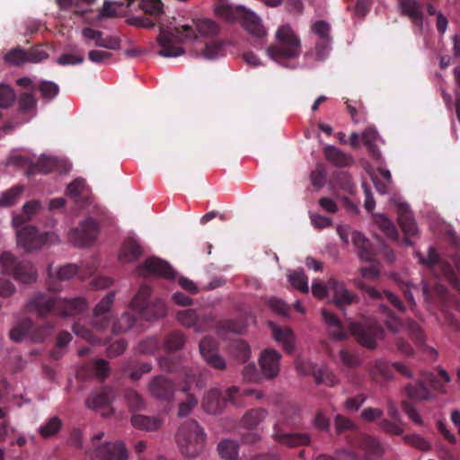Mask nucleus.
Here are the masks:
<instances>
[{
    "instance_id": "f257e3e1",
    "label": "nucleus",
    "mask_w": 460,
    "mask_h": 460,
    "mask_svg": "<svg viewBox=\"0 0 460 460\" xmlns=\"http://www.w3.org/2000/svg\"><path fill=\"white\" fill-rule=\"evenodd\" d=\"M86 307L87 303L83 297L60 299L54 295L38 292L27 302L26 311L36 314L43 323L38 324L30 318H23L11 329L9 337L15 342L24 339L35 343L43 342L55 330V315H75L84 311Z\"/></svg>"
},
{
    "instance_id": "f03ea898",
    "label": "nucleus",
    "mask_w": 460,
    "mask_h": 460,
    "mask_svg": "<svg viewBox=\"0 0 460 460\" xmlns=\"http://www.w3.org/2000/svg\"><path fill=\"white\" fill-rule=\"evenodd\" d=\"M137 5L146 16L132 17L128 21L129 24L149 29L159 23L160 34L157 40L161 47L158 51L160 56L164 58L179 57L184 53L183 48L179 44L197 39L195 30L190 25L175 26L170 29L159 22L160 16L164 13V4L160 0H139Z\"/></svg>"
},
{
    "instance_id": "7ed1b4c3",
    "label": "nucleus",
    "mask_w": 460,
    "mask_h": 460,
    "mask_svg": "<svg viewBox=\"0 0 460 460\" xmlns=\"http://www.w3.org/2000/svg\"><path fill=\"white\" fill-rule=\"evenodd\" d=\"M301 409L296 404L287 405L282 412L279 420L274 424L272 438L282 446L290 448L300 447H310L313 438L308 432H289L285 430L284 427L296 428L300 424Z\"/></svg>"
},
{
    "instance_id": "20e7f679",
    "label": "nucleus",
    "mask_w": 460,
    "mask_h": 460,
    "mask_svg": "<svg viewBox=\"0 0 460 460\" xmlns=\"http://www.w3.org/2000/svg\"><path fill=\"white\" fill-rule=\"evenodd\" d=\"M217 14L227 22L238 21L241 25L253 38V45L261 49L267 35L261 19L252 11L243 6L233 7L228 4L221 5L217 9Z\"/></svg>"
},
{
    "instance_id": "39448f33",
    "label": "nucleus",
    "mask_w": 460,
    "mask_h": 460,
    "mask_svg": "<svg viewBox=\"0 0 460 460\" xmlns=\"http://www.w3.org/2000/svg\"><path fill=\"white\" fill-rule=\"evenodd\" d=\"M277 43L267 49L268 56L282 66L288 60L297 58L302 52V44L299 36L286 24L280 26L276 31Z\"/></svg>"
},
{
    "instance_id": "423d86ee",
    "label": "nucleus",
    "mask_w": 460,
    "mask_h": 460,
    "mask_svg": "<svg viewBox=\"0 0 460 460\" xmlns=\"http://www.w3.org/2000/svg\"><path fill=\"white\" fill-rule=\"evenodd\" d=\"M176 438L181 454L195 458L204 448L206 435L196 420H189L181 426Z\"/></svg>"
},
{
    "instance_id": "0eeeda50",
    "label": "nucleus",
    "mask_w": 460,
    "mask_h": 460,
    "mask_svg": "<svg viewBox=\"0 0 460 460\" xmlns=\"http://www.w3.org/2000/svg\"><path fill=\"white\" fill-rule=\"evenodd\" d=\"M3 273L12 276L22 284H31L37 279V270L32 263L19 260L10 252H4L0 258Z\"/></svg>"
},
{
    "instance_id": "6e6552de",
    "label": "nucleus",
    "mask_w": 460,
    "mask_h": 460,
    "mask_svg": "<svg viewBox=\"0 0 460 460\" xmlns=\"http://www.w3.org/2000/svg\"><path fill=\"white\" fill-rule=\"evenodd\" d=\"M151 292L149 286L142 285L130 303L131 307L147 321L164 317L167 312L165 304L162 299H156L152 303L148 302Z\"/></svg>"
},
{
    "instance_id": "1a4fd4ad",
    "label": "nucleus",
    "mask_w": 460,
    "mask_h": 460,
    "mask_svg": "<svg viewBox=\"0 0 460 460\" xmlns=\"http://www.w3.org/2000/svg\"><path fill=\"white\" fill-rule=\"evenodd\" d=\"M379 314L389 331L394 333L405 331L417 346H423L425 335L421 328L412 320L401 321L386 305H379Z\"/></svg>"
},
{
    "instance_id": "9d476101",
    "label": "nucleus",
    "mask_w": 460,
    "mask_h": 460,
    "mask_svg": "<svg viewBox=\"0 0 460 460\" xmlns=\"http://www.w3.org/2000/svg\"><path fill=\"white\" fill-rule=\"evenodd\" d=\"M420 261L432 270H439L441 274L460 292V259L453 258L452 263L443 261L433 247H429L426 258Z\"/></svg>"
},
{
    "instance_id": "9b49d317",
    "label": "nucleus",
    "mask_w": 460,
    "mask_h": 460,
    "mask_svg": "<svg viewBox=\"0 0 460 460\" xmlns=\"http://www.w3.org/2000/svg\"><path fill=\"white\" fill-rule=\"evenodd\" d=\"M17 234V243L23 247L26 252H32L41 248L47 243H58V236L52 232L40 233L32 226H22L15 228Z\"/></svg>"
},
{
    "instance_id": "f8f14e48",
    "label": "nucleus",
    "mask_w": 460,
    "mask_h": 460,
    "mask_svg": "<svg viewBox=\"0 0 460 460\" xmlns=\"http://www.w3.org/2000/svg\"><path fill=\"white\" fill-rule=\"evenodd\" d=\"M430 387L434 390H443V385L440 383L435 374L425 372L422 375L421 380H417L414 383L408 384L405 386V394L412 401H427L433 396Z\"/></svg>"
},
{
    "instance_id": "ddd939ff",
    "label": "nucleus",
    "mask_w": 460,
    "mask_h": 460,
    "mask_svg": "<svg viewBox=\"0 0 460 460\" xmlns=\"http://www.w3.org/2000/svg\"><path fill=\"white\" fill-rule=\"evenodd\" d=\"M349 331L358 343L367 349H375L377 339L383 338L384 330L376 322L351 323Z\"/></svg>"
},
{
    "instance_id": "4468645a",
    "label": "nucleus",
    "mask_w": 460,
    "mask_h": 460,
    "mask_svg": "<svg viewBox=\"0 0 460 460\" xmlns=\"http://www.w3.org/2000/svg\"><path fill=\"white\" fill-rule=\"evenodd\" d=\"M99 234V224L93 218L83 221L78 227L68 234L69 242L77 247H84L92 243Z\"/></svg>"
},
{
    "instance_id": "2eb2a0df",
    "label": "nucleus",
    "mask_w": 460,
    "mask_h": 460,
    "mask_svg": "<svg viewBox=\"0 0 460 460\" xmlns=\"http://www.w3.org/2000/svg\"><path fill=\"white\" fill-rule=\"evenodd\" d=\"M137 272L142 277L152 275L165 279L175 277V271L172 266L167 261L155 256L147 258L143 263L137 265Z\"/></svg>"
},
{
    "instance_id": "dca6fc26",
    "label": "nucleus",
    "mask_w": 460,
    "mask_h": 460,
    "mask_svg": "<svg viewBox=\"0 0 460 460\" xmlns=\"http://www.w3.org/2000/svg\"><path fill=\"white\" fill-rule=\"evenodd\" d=\"M149 394L159 401L171 402L176 391L175 384L164 376H154L148 384Z\"/></svg>"
},
{
    "instance_id": "f3484780",
    "label": "nucleus",
    "mask_w": 460,
    "mask_h": 460,
    "mask_svg": "<svg viewBox=\"0 0 460 460\" xmlns=\"http://www.w3.org/2000/svg\"><path fill=\"white\" fill-rule=\"evenodd\" d=\"M114 299L115 292L110 291L94 307L92 319L94 330L101 332L109 327L111 323L110 310Z\"/></svg>"
},
{
    "instance_id": "a211bd4d",
    "label": "nucleus",
    "mask_w": 460,
    "mask_h": 460,
    "mask_svg": "<svg viewBox=\"0 0 460 460\" xmlns=\"http://www.w3.org/2000/svg\"><path fill=\"white\" fill-rule=\"evenodd\" d=\"M394 205L397 209L398 223L406 235L403 238V243L411 246L413 243L410 240V236H414L418 233L416 222L412 217V213L408 204L401 201H395Z\"/></svg>"
},
{
    "instance_id": "6ab92c4d",
    "label": "nucleus",
    "mask_w": 460,
    "mask_h": 460,
    "mask_svg": "<svg viewBox=\"0 0 460 460\" xmlns=\"http://www.w3.org/2000/svg\"><path fill=\"white\" fill-rule=\"evenodd\" d=\"M354 447H358L365 452L367 460H377L382 457L384 447L380 441L367 434H357L349 441Z\"/></svg>"
},
{
    "instance_id": "aec40b11",
    "label": "nucleus",
    "mask_w": 460,
    "mask_h": 460,
    "mask_svg": "<svg viewBox=\"0 0 460 460\" xmlns=\"http://www.w3.org/2000/svg\"><path fill=\"white\" fill-rule=\"evenodd\" d=\"M114 391L110 387H102L100 390L93 392L86 399L88 408L93 410H101L102 415L108 417L112 414L113 411L111 403L114 398Z\"/></svg>"
},
{
    "instance_id": "412c9836",
    "label": "nucleus",
    "mask_w": 460,
    "mask_h": 460,
    "mask_svg": "<svg viewBox=\"0 0 460 460\" xmlns=\"http://www.w3.org/2000/svg\"><path fill=\"white\" fill-rule=\"evenodd\" d=\"M199 352L205 361L217 370L226 367L225 359L217 352V343L212 337L206 336L199 342Z\"/></svg>"
},
{
    "instance_id": "4be33fe9",
    "label": "nucleus",
    "mask_w": 460,
    "mask_h": 460,
    "mask_svg": "<svg viewBox=\"0 0 460 460\" xmlns=\"http://www.w3.org/2000/svg\"><path fill=\"white\" fill-rule=\"evenodd\" d=\"M398 7L402 15L408 17L420 31L423 30L424 5L419 0H398Z\"/></svg>"
},
{
    "instance_id": "5701e85b",
    "label": "nucleus",
    "mask_w": 460,
    "mask_h": 460,
    "mask_svg": "<svg viewBox=\"0 0 460 460\" xmlns=\"http://www.w3.org/2000/svg\"><path fill=\"white\" fill-rule=\"evenodd\" d=\"M66 170V163L64 160L42 155L36 163L30 164L26 173L28 176H32L38 172L49 173L55 171L63 172Z\"/></svg>"
},
{
    "instance_id": "b1692460",
    "label": "nucleus",
    "mask_w": 460,
    "mask_h": 460,
    "mask_svg": "<svg viewBox=\"0 0 460 460\" xmlns=\"http://www.w3.org/2000/svg\"><path fill=\"white\" fill-rule=\"evenodd\" d=\"M280 358L281 354L273 349H265L261 351L259 363L266 378L272 379L279 375Z\"/></svg>"
},
{
    "instance_id": "393cba45",
    "label": "nucleus",
    "mask_w": 460,
    "mask_h": 460,
    "mask_svg": "<svg viewBox=\"0 0 460 460\" xmlns=\"http://www.w3.org/2000/svg\"><path fill=\"white\" fill-rule=\"evenodd\" d=\"M328 288L332 294L335 305L339 307L351 305L357 299L356 295L348 290L343 282H340L336 279L332 278L328 280Z\"/></svg>"
},
{
    "instance_id": "a878e982",
    "label": "nucleus",
    "mask_w": 460,
    "mask_h": 460,
    "mask_svg": "<svg viewBox=\"0 0 460 460\" xmlns=\"http://www.w3.org/2000/svg\"><path fill=\"white\" fill-rule=\"evenodd\" d=\"M96 456L102 460H128V451L122 442H108L96 449Z\"/></svg>"
},
{
    "instance_id": "bb28decb",
    "label": "nucleus",
    "mask_w": 460,
    "mask_h": 460,
    "mask_svg": "<svg viewBox=\"0 0 460 460\" xmlns=\"http://www.w3.org/2000/svg\"><path fill=\"white\" fill-rule=\"evenodd\" d=\"M177 320L186 327H192L196 332L204 331L208 325V318L199 315L193 309H186L177 314Z\"/></svg>"
},
{
    "instance_id": "cd10ccee",
    "label": "nucleus",
    "mask_w": 460,
    "mask_h": 460,
    "mask_svg": "<svg viewBox=\"0 0 460 460\" xmlns=\"http://www.w3.org/2000/svg\"><path fill=\"white\" fill-rule=\"evenodd\" d=\"M358 287L369 297L377 300H383L385 298L392 305H394V308L398 309L400 312L405 311V306L403 305L402 302L392 292L384 291V293H381L374 287H371L362 281L358 283Z\"/></svg>"
},
{
    "instance_id": "c85d7f7f",
    "label": "nucleus",
    "mask_w": 460,
    "mask_h": 460,
    "mask_svg": "<svg viewBox=\"0 0 460 460\" xmlns=\"http://www.w3.org/2000/svg\"><path fill=\"white\" fill-rule=\"evenodd\" d=\"M228 402L227 395L222 397L221 392L218 389H211L208 391L202 401V407L210 414L219 413Z\"/></svg>"
},
{
    "instance_id": "c756f323",
    "label": "nucleus",
    "mask_w": 460,
    "mask_h": 460,
    "mask_svg": "<svg viewBox=\"0 0 460 460\" xmlns=\"http://www.w3.org/2000/svg\"><path fill=\"white\" fill-rule=\"evenodd\" d=\"M323 155L325 159L336 167H349L354 164V159L349 154L334 146H326L323 148Z\"/></svg>"
},
{
    "instance_id": "7c9ffc66",
    "label": "nucleus",
    "mask_w": 460,
    "mask_h": 460,
    "mask_svg": "<svg viewBox=\"0 0 460 460\" xmlns=\"http://www.w3.org/2000/svg\"><path fill=\"white\" fill-rule=\"evenodd\" d=\"M66 194L72 198L79 207L88 203V188L84 179H75L68 184Z\"/></svg>"
},
{
    "instance_id": "2f4dec72",
    "label": "nucleus",
    "mask_w": 460,
    "mask_h": 460,
    "mask_svg": "<svg viewBox=\"0 0 460 460\" xmlns=\"http://www.w3.org/2000/svg\"><path fill=\"white\" fill-rule=\"evenodd\" d=\"M143 249L138 241L133 237L127 238L121 247L119 259L122 262H132L140 258Z\"/></svg>"
},
{
    "instance_id": "473e14b6",
    "label": "nucleus",
    "mask_w": 460,
    "mask_h": 460,
    "mask_svg": "<svg viewBox=\"0 0 460 460\" xmlns=\"http://www.w3.org/2000/svg\"><path fill=\"white\" fill-rule=\"evenodd\" d=\"M130 422L135 429L143 431H156L163 425V420L159 417L143 414H133Z\"/></svg>"
},
{
    "instance_id": "72a5a7b5",
    "label": "nucleus",
    "mask_w": 460,
    "mask_h": 460,
    "mask_svg": "<svg viewBox=\"0 0 460 460\" xmlns=\"http://www.w3.org/2000/svg\"><path fill=\"white\" fill-rule=\"evenodd\" d=\"M323 321L328 326L329 335L336 341H341L347 338V332L342 327L340 320L328 310L322 311Z\"/></svg>"
},
{
    "instance_id": "f704fd0d",
    "label": "nucleus",
    "mask_w": 460,
    "mask_h": 460,
    "mask_svg": "<svg viewBox=\"0 0 460 460\" xmlns=\"http://www.w3.org/2000/svg\"><path fill=\"white\" fill-rule=\"evenodd\" d=\"M270 325L271 327L274 340L282 343L286 352L291 354L295 349V337L291 329L281 328L273 324L272 323H270Z\"/></svg>"
},
{
    "instance_id": "c9c22d12",
    "label": "nucleus",
    "mask_w": 460,
    "mask_h": 460,
    "mask_svg": "<svg viewBox=\"0 0 460 460\" xmlns=\"http://www.w3.org/2000/svg\"><path fill=\"white\" fill-rule=\"evenodd\" d=\"M158 365L163 371L169 373H182L186 380L189 381L187 367L183 364L182 359L172 356L161 357L158 359Z\"/></svg>"
},
{
    "instance_id": "e433bc0d",
    "label": "nucleus",
    "mask_w": 460,
    "mask_h": 460,
    "mask_svg": "<svg viewBox=\"0 0 460 460\" xmlns=\"http://www.w3.org/2000/svg\"><path fill=\"white\" fill-rule=\"evenodd\" d=\"M151 370L152 365L150 363L134 360L127 361L122 367L123 374L134 381L139 380L144 374H147Z\"/></svg>"
},
{
    "instance_id": "4c0bfd02",
    "label": "nucleus",
    "mask_w": 460,
    "mask_h": 460,
    "mask_svg": "<svg viewBox=\"0 0 460 460\" xmlns=\"http://www.w3.org/2000/svg\"><path fill=\"white\" fill-rule=\"evenodd\" d=\"M253 394L256 396V399H261L262 397L261 392L253 389L241 390L239 387L234 385L226 390L228 402L237 407L243 405L242 400L243 397L252 396Z\"/></svg>"
},
{
    "instance_id": "58836bf2",
    "label": "nucleus",
    "mask_w": 460,
    "mask_h": 460,
    "mask_svg": "<svg viewBox=\"0 0 460 460\" xmlns=\"http://www.w3.org/2000/svg\"><path fill=\"white\" fill-rule=\"evenodd\" d=\"M40 204L37 200H31L25 203L22 207V214L17 215L13 218V226L14 228H19L31 220V217L40 209Z\"/></svg>"
},
{
    "instance_id": "ea45409f",
    "label": "nucleus",
    "mask_w": 460,
    "mask_h": 460,
    "mask_svg": "<svg viewBox=\"0 0 460 460\" xmlns=\"http://www.w3.org/2000/svg\"><path fill=\"white\" fill-rule=\"evenodd\" d=\"M376 137L377 132L373 128H367L362 133V141L369 155L375 160H379L381 158V153L376 144Z\"/></svg>"
},
{
    "instance_id": "a19ab883",
    "label": "nucleus",
    "mask_w": 460,
    "mask_h": 460,
    "mask_svg": "<svg viewBox=\"0 0 460 460\" xmlns=\"http://www.w3.org/2000/svg\"><path fill=\"white\" fill-rule=\"evenodd\" d=\"M267 416V411L263 408L252 409L248 411L242 419V424L246 429H254Z\"/></svg>"
},
{
    "instance_id": "79ce46f5",
    "label": "nucleus",
    "mask_w": 460,
    "mask_h": 460,
    "mask_svg": "<svg viewBox=\"0 0 460 460\" xmlns=\"http://www.w3.org/2000/svg\"><path fill=\"white\" fill-rule=\"evenodd\" d=\"M36 90L40 92L41 99L46 102L53 101L59 93V86L56 83L47 80H40Z\"/></svg>"
},
{
    "instance_id": "37998d69",
    "label": "nucleus",
    "mask_w": 460,
    "mask_h": 460,
    "mask_svg": "<svg viewBox=\"0 0 460 460\" xmlns=\"http://www.w3.org/2000/svg\"><path fill=\"white\" fill-rule=\"evenodd\" d=\"M63 426L62 420L57 417H50L39 428V433L43 438L56 436Z\"/></svg>"
},
{
    "instance_id": "c03bdc74",
    "label": "nucleus",
    "mask_w": 460,
    "mask_h": 460,
    "mask_svg": "<svg viewBox=\"0 0 460 460\" xmlns=\"http://www.w3.org/2000/svg\"><path fill=\"white\" fill-rule=\"evenodd\" d=\"M185 342V335L179 331H173L165 336L164 346L168 352H171L182 349Z\"/></svg>"
},
{
    "instance_id": "a18cd8bd",
    "label": "nucleus",
    "mask_w": 460,
    "mask_h": 460,
    "mask_svg": "<svg viewBox=\"0 0 460 460\" xmlns=\"http://www.w3.org/2000/svg\"><path fill=\"white\" fill-rule=\"evenodd\" d=\"M314 378L317 385L324 384L330 387H333L339 383L336 376L327 367L323 366L319 367L314 372Z\"/></svg>"
},
{
    "instance_id": "49530a36",
    "label": "nucleus",
    "mask_w": 460,
    "mask_h": 460,
    "mask_svg": "<svg viewBox=\"0 0 460 460\" xmlns=\"http://www.w3.org/2000/svg\"><path fill=\"white\" fill-rule=\"evenodd\" d=\"M376 224L380 230L391 240L396 241L399 237L398 231L394 223L384 215H377Z\"/></svg>"
},
{
    "instance_id": "de8ad7c7",
    "label": "nucleus",
    "mask_w": 460,
    "mask_h": 460,
    "mask_svg": "<svg viewBox=\"0 0 460 460\" xmlns=\"http://www.w3.org/2000/svg\"><path fill=\"white\" fill-rule=\"evenodd\" d=\"M38 101L33 93L23 92L18 96V109L22 113H31L36 111Z\"/></svg>"
},
{
    "instance_id": "09e8293b",
    "label": "nucleus",
    "mask_w": 460,
    "mask_h": 460,
    "mask_svg": "<svg viewBox=\"0 0 460 460\" xmlns=\"http://www.w3.org/2000/svg\"><path fill=\"white\" fill-rule=\"evenodd\" d=\"M218 453L222 458L226 460H239L238 445L236 442L229 439L222 440L217 447Z\"/></svg>"
},
{
    "instance_id": "8fccbe9b",
    "label": "nucleus",
    "mask_w": 460,
    "mask_h": 460,
    "mask_svg": "<svg viewBox=\"0 0 460 460\" xmlns=\"http://www.w3.org/2000/svg\"><path fill=\"white\" fill-rule=\"evenodd\" d=\"M403 442L420 451L429 452L431 450V444L419 434H408L402 437Z\"/></svg>"
},
{
    "instance_id": "3c124183",
    "label": "nucleus",
    "mask_w": 460,
    "mask_h": 460,
    "mask_svg": "<svg viewBox=\"0 0 460 460\" xmlns=\"http://www.w3.org/2000/svg\"><path fill=\"white\" fill-rule=\"evenodd\" d=\"M24 188L22 185H15L11 189L4 191L0 198V206L11 207L16 203L22 195Z\"/></svg>"
},
{
    "instance_id": "603ef678",
    "label": "nucleus",
    "mask_w": 460,
    "mask_h": 460,
    "mask_svg": "<svg viewBox=\"0 0 460 460\" xmlns=\"http://www.w3.org/2000/svg\"><path fill=\"white\" fill-rule=\"evenodd\" d=\"M290 284L302 293H308V278L304 271L294 270L288 274Z\"/></svg>"
},
{
    "instance_id": "864d4df0",
    "label": "nucleus",
    "mask_w": 460,
    "mask_h": 460,
    "mask_svg": "<svg viewBox=\"0 0 460 460\" xmlns=\"http://www.w3.org/2000/svg\"><path fill=\"white\" fill-rule=\"evenodd\" d=\"M87 368L101 381H103L110 373L108 362L104 359H96L87 365Z\"/></svg>"
},
{
    "instance_id": "5fc2aeb1",
    "label": "nucleus",
    "mask_w": 460,
    "mask_h": 460,
    "mask_svg": "<svg viewBox=\"0 0 460 460\" xmlns=\"http://www.w3.org/2000/svg\"><path fill=\"white\" fill-rule=\"evenodd\" d=\"M231 348L234 357L241 362H246L250 358V346L244 341L236 340L233 341Z\"/></svg>"
},
{
    "instance_id": "6e6d98bb",
    "label": "nucleus",
    "mask_w": 460,
    "mask_h": 460,
    "mask_svg": "<svg viewBox=\"0 0 460 460\" xmlns=\"http://www.w3.org/2000/svg\"><path fill=\"white\" fill-rule=\"evenodd\" d=\"M125 398L131 411L143 410L146 406L144 398L135 390H128Z\"/></svg>"
},
{
    "instance_id": "4d7b16f0",
    "label": "nucleus",
    "mask_w": 460,
    "mask_h": 460,
    "mask_svg": "<svg viewBox=\"0 0 460 460\" xmlns=\"http://www.w3.org/2000/svg\"><path fill=\"white\" fill-rule=\"evenodd\" d=\"M137 318L135 314L125 312L119 319L113 323L114 332H124L128 331L136 323Z\"/></svg>"
},
{
    "instance_id": "13d9d810",
    "label": "nucleus",
    "mask_w": 460,
    "mask_h": 460,
    "mask_svg": "<svg viewBox=\"0 0 460 460\" xmlns=\"http://www.w3.org/2000/svg\"><path fill=\"white\" fill-rule=\"evenodd\" d=\"M27 51L22 48H15L4 55V60L14 66H21L27 61Z\"/></svg>"
},
{
    "instance_id": "bf43d9fd",
    "label": "nucleus",
    "mask_w": 460,
    "mask_h": 460,
    "mask_svg": "<svg viewBox=\"0 0 460 460\" xmlns=\"http://www.w3.org/2000/svg\"><path fill=\"white\" fill-rule=\"evenodd\" d=\"M161 342L156 337H149L137 345V351L141 354L151 355L159 350Z\"/></svg>"
},
{
    "instance_id": "052dcab7",
    "label": "nucleus",
    "mask_w": 460,
    "mask_h": 460,
    "mask_svg": "<svg viewBox=\"0 0 460 460\" xmlns=\"http://www.w3.org/2000/svg\"><path fill=\"white\" fill-rule=\"evenodd\" d=\"M334 181L341 189L352 194L355 191V184L350 175L346 172H339L334 174Z\"/></svg>"
},
{
    "instance_id": "680f3d73",
    "label": "nucleus",
    "mask_w": 460,
    "mask_h": 460,
    "mask_svg": "<svg viewBox=\"0 0 460 460\" xmlns=\"http://www.w3.org/2000/svg\"><path fill=\"white\" fill-rule=\"evenodd\" d=\"M16 99L14 91L6 84H0V107L7 109L11 107Z\"/></svg>"
},
{
    "instance_id": "e2e57ef3",
    "label": "nucleus",
    "mask_w": 460,
    "mask_h": 460,
    "mask_svg": "<svg viewBox=\"0 0 460 460\" xmlns=\"http://www.w3.org/2000/svg\"><path fill=\"white\" fill-rule=\"evenodd\" d=\"M218 30V25L210 19L200 20L197 23V31L202 36L217 35Z\"/></svg>"
},
{
    "instance_id": "0e129e2a",
    "label": "nucleus",
    "mask_w": 460,
    "mask_h": 460,
    "mask_svg": "<svg viewBox=\"0 0 460 460\" xmlns=\"http://www.w3.org/2000/svg\"><path fill=\"white\" fill-rule=\"evenodd\" d=\"M74 333L90 343L97 344L101 341V339L97 338L92 330L85 326L76 323L72 326Z\"/></svg>"
},
{
    "instance_id": "69168bd1",
    "label": "nucleus",
    "mask_w": 460,
    "mask_h": 460,
    "mask_svg": "<svg viewBox=\"0 0 460 460\" xmlns=\"http://www.w3.org/2000/svg\"><path fill=\"white\" fill-rule=\"evenodd\" d=\"M310 180L314 187L321 189L326 181L325 167L322 164H318L316 168L311 172Z\"/></svg>"
},
{
    "instance_id": "338daca9",
    "label": "nucleus",
    "mask_w": 460,
    "mask_h": 460,
    "mask_svg": "<svg viewBox=\"0 0 460 460\" xmlns=\"http://www.w3.org/2000/svg\"><path fill=\"white\" fill-rule=\"evenodd\" d=\"M396 422L397 421L394 420L383 419L378 422V427L380 430L384 431L385 433L399 436L403 433L404 429Z\"/></svg>"
},
{
    "instance_id": "774afa93",
    "label": "nucleus",
    "mask_w": 460,
    "mask_h": 460,
    "mask_svg": "<svg viewBox=\"0 0 460 460\" xmlns=\"http://www.w3.org/2000/svg\"><path fill=\"white\" fill-rule=\"evenodd\" d=\"M312 424L319 431H328L331 427L330 420L322 411L315 413Z\"/></svg>"
}]
</instances>
